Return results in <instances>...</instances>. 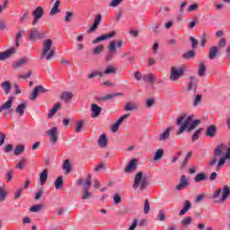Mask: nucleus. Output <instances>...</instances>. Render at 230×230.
I'll list each match as a JSON object with an SVG mask.
<instances>
[{"mask_svg": "<svg viewBox=\"0 0 230 230\" xmlns=\"http://www.w3.org/2000/svg\"><path fill=\"white\" fill-rule=\"evenodd\" d=\"M15 48L12 47L4 52H0V60H6V58H10L12 55H14Z\"/></svg>", "mask_w": 230, "mask_h": 230, "instance_id": "4468645a", "label": "nucleus"}, {"mask_svg": "<svg viewBox=\"0 0 230 230\" xmlns=\"http://www.w3.org/2000/svg\"><path fill=\"white\" fill-rule=\"evenodd\" d=\"M54 186L57 190H60V188H63L64 186V177L59 176L57 178V180L54 182Z\"/></svg>", "mask_w": 230, "mask_h": 230, "instance_id": "72a5a7b5", "label": "nucleus"}, {"mask_svg": "<svg viewBox=\"0 0 230 230\" xmlns=\"http://www.w3.org/2000/svg\"><path fill=\"white\" fill-rule=\"evenodd\" d=\"M191 224V217H187L181 220V225L183 228L188 227Z\"/></svg>", "mask_w": 230, "mask_h": 230, "instance_id": "c03bdc74", "label": "nucleus"}, {"mask_svg": "<svg viewBox=\"0 0 230 230\" xmlns=\"http://www.w3.org/2000/svg\"><path fill=\"white\" fill-rule=\"evenodd\" d=\"M157 64V61L154 58H149L148 62H147V66L152 67V66H155Z\"/></svg>", "mask_w": 230, "mask_h": 230, "instance_id": "69168bd1", "label": "nucleus"}, {"mask_svg": "<svg viewBox=\"0 0 230 230\" xmlns=\"http://www.w3.org/2000/svg\"><path fill=\"white\" fill-rule=\"evenodd\" d=\"M116 40L110 41V44L108 46V54L105 57V62H111L114 55H116Z\"/></svg>", "mask_w": 230, "mask_h": 230, "instance_id": "39448f33", "label": "nucleus"}, {"mask_svg": "<svg viewBox=\"0 0 230 230\" xmlns=\"http://www.w3.org/2000/svg\"><path fill=\"white\" fill-rule=\"evenodd\" d=\"M98 146L100 148H105L107 146V135L102 134L98 139Z\"/></svg>", "mask_w": 230, "mask_h": 230, "instance_id": "4be33fe9", "label": "nucleus"}, {"mask_svg": "<svg viewBox=\"0 0 230 230\" xmlns=\"http://www.w3.org/2000/svg\"><path fill=\"white\" fill-rule=\"evenodd\" d=\"M58 6H60V0H56L52 9L50 10L49 15H57V13H60Z\"/></svg>", "mask_w": 230, "mask_h": 230, "instance_id": "393cba45", "label": "nucleus"}, {"mask_svg": "<svg viewBox=\"0 0 230 230\" xmlns=\"http://www.w3.org/2000/svg\"><path fill=\"white\" fill-rule=\"evenodd\" d=\"M148 213H150V201L146 199L144 203V214L148 215Z\"/></svg>", "mask_w": 230, "mask_h": 230, "instance_id": "49530a36", "label": "nucleus"}, {"mask_svg": "<svg viewBox=\"0 0 230 230\" xmlns=\"http://www.w3.org/2000/svg\"><path fill=\"white\" fill-rule=\"evenodd\" d=\"M2 88L6 94H10L12 84L8 81H4V83H2Z\"/></svg>", "mask_w": 230, "mask_h": 230, "instance_id": "c9c22d12", "label": "nucleus"}, {"mask_svg": "<svg viewBox=\"0 0 230 230\" xmlns=\"http://www.w3.org/2000/svg\"><path fill=\"white\" fill-rule=\"evenodd\" d=\"M191 209V202L190 200H185L183 203V208L179 212L180 217L186 215Z\"/></svg>", "mask_w": 230, "mask_h": 230, "instance_id": "f3484780", "label": "nucleus"}, {"mask_svg": "<svg viewBox=\"0 0 230 230\" xmlns=\"http://www.w3.org/2000/svg\"><path fill=\"white\" fill-rule=\"evenodd\" d=\"M92 184H93L92 176H91V174H90V175H88V176L86 177V180H85L84 184V186H83V190H84V191H89V188H91V185H92Z\"/></svg>", "mask_w": 230, "mask_h": 230, "instance_id": "7c9ffc66", "label": "nucleus"}, {"mask_svg": "<svg viewBox=\"0 0 230 230\" xmlns=\"http://www.w3.org/2000/svg\"><path fill=\"white\" fill-rule=\"evenodd\" d=\"M184 71H186V67L184 66H180L179 68L172 66L169 80H171V82H177L179 78L184 76Z\"/></svg>", "mask_w": 230, "mask_h": 230, "instance_id": "20e7f679", "label": "nucleus"}, {"mask_svg": "<svg viewBox=\"0 0 230 230\" xmlns=\"http://www.w3.org/2000/svg\"><path fill=\"white\" fill-rule=\"evenodd\" d=\"M100 22H102V15L99 13L93 19V23L91 28L88 29V33H93V31H96L98 27L100 26Z\"/></svg>", "mask_w": 230, "mask_h": 230, "instance_id": "9d476101", "label": "nucleus"}, {"mask_svg": "<svg viewBox=\"0 0 230 230\" xmlns=\"http://www.w3.org/2000/svg\"><path fill=\"white\" fill-rule=\"evenodd\" d=\"M103 51V45H99L93 49V55H100Z\"/></svg>", "mask_w": 230, "mask_h": 230, "instance_id": "5fc2aeb1", "label": "nucleus"}, {"mask_svg": "<svg viewBox=\"0 0 230 230\" xmlns=\"http://www.w3.org/2000/svg\"><path fill=\"white\" fill-rule=\"evenodd\" d=\"M58 109H60V102H57L54 107L49 111L48 118L51 119L52 117L57 114L58 111Z\"/></svg>", "mask_w": 230, "mask_h": 230, "instance_id": "bb28decb", "label": "nucleus"}, {"mask_svg": "<svg viewBox=\"0 0 230 230\" xmlns=\"http://www.w3.org/2000/svg\"><path fill=\"white\" fill-rule=\"evenodd\" d=\"M217 163H218V160L217 158L211 159L208 163V168H210V169L213 168L217 164Z\"/></svg>", "mask_w": 230, "mask_h": 230, "instance_id": "13d9d810", "label": "nucleus"}, {"mask_svg": "<svg viewBox=\"0 0 230 230\" xmlns=\"http://www.w3.org/2000/svg\"><path fill=\"white\" fill-rule=\"evenodd\" d=\"M135 170H137V160L132 159L125 167L124 172L125 173H132Z\"/></svg>", "mask_w": 230, "mask_h": 230, "instance_id": "9b49d317", "label": "nucleus"}, {"mask_svg": "<svg viewBox=\"0 0 230 230\" xmlns=\"http://www.w3.org/2000/svg\"><path fill=\"white\" fill-rule=\"evenodd\" d=\"M29 40H40V39H44V33L40 32L37 28H32L28 35Z\"/></svg>", "mask_w": 230, "mask_h": 230, "instance_id": "423d86ee", "label": "nucleus"}, {"mask_svg": "<svg viewBox=\"0 0 230 230\" xmlns=\"http://www.w3.org/2000/svg\"><path fill=\"white\" fill-rule=\"evenodd\" d=\"M142 78L146 84H154V74L152 73L144 75Z\"/></svg>", "mask_w": 230, "mask_h": 230, "instance_id": "e433bc0d", "label": "nucleus"}, {"mask_svg": "<svg viewBox=\"0 0 230 230\" xmlns=\"http://www.w3.org/2000/svg\"><path fill=\"white\" fill-rule=\"evenodd\" d=\"M24 33H26V31H24V30H21L16 33V36L14 38V42H15L16 48H19V42H20L21 39H22V35H24Z\"/></svg>", "mask_w": 230, "mask_h": 230, "instance_id": "cd10ccee", "label": "nucleus"}, {"mask_svg": "<svg viewBox=\"0 0 230 230\" xmlns=\"http://www.w3.org/2000/svg\"><path fill=\"white\" fill-rule=\"evenodd\" d=\"M44 15V9L42 7L38 6L33 12H32V17H39L40 19Z\"/></svg>", "mask_w": 230, "mask_h": 230, "instance_id": "2f4dec72", "label": "nucleus"}, {"mask_svg": "<svg viewBox=\"0 0 230 230\" xmlns=\"http://www.w3.org/2000/svg\"><path fill=\"white\" fill-rule=\"evenodd\" d=\"M198 75L201 77L206 76V65L204 63L199 64Z\"/></svg>", "mask_w": 230, "mask_h": 230, "instance_id": "58836bf2", "label": "nucleus"}, {"mask_svg": "<svg viewBox=\"0 0 230 230\" xmlns=\"http://www.w3.org/2000/svg\"><path fill=\"white\" fill-rule=\"evenodd\" d=\"M13 96H10L8 101L5 102L1 107L4 111H7L8 109H12V105H13Z\"/></svg>", "mask_w": 230, "mask_h": 230, "instance_id": "c85d7f7f", "label": "nucleus"}, {"mask_svg": "<svg viewBox=\"0 0 230 230\" xmlns=\"http://www.w3.org/2000/svg\"><path fill=\"white\" fill-rule=\"evenodd\" d=\"M200 132H202V128H199L194 132L191 137L192 141H197L200 137Z\"/></svg>", "mask_w": 230, "mask_h": 230, "instance_id": "09e8293b", "label": "nucleus"}, {"mask_svg": "<svg viewBox=\"0 0 230 230\" xmlns=\"http://www.w3.org/2000/svg\"><path fill=\"white\" fill-rule=\"evenodd\" d=\"M91 107H92V118H98V116H100L102 112V107L94 103H93Z\"/></svg>", "mask_w": 230, "mask_h": 230, "instance_id": "a211bd4d", "label": "nucleus"}, {"mask_svg": "<svg viewBox=\"0 0 230 230\" xmlns=\"http://www.w3.org/2000/svg\"><path fill=\"white\" fill-rule=\"evenodd\" d=\"M190 40L191 42L192 49H197V46H199V40H197V39H195L194 37H190Z\"/></svg>", "mask_w": 230, "mask_h": 230, "instance_id": "3c124183", "label": "nucleus"}, {"mask_svg": "<svg viewBox=\"0 0 230 230\" xmlns=\"http://www.w3.org/2000/svg\"><path fill=\"white\" fill-rule=\"evenodd\" d=\"M25 150V147L23 145H19L14 148V155H21Z\"/></svg>", "mask_w": 230, "mask_h": 230, "instance_id": "a19ab883", "label": "nucleus"}, {"mask_svg": "<svg viewBox=\"0 0 230 230\" xmlns=\"http://www.w3.org/2000/svg\"><path fill=\"white\" fill-rule=\"evenodd\" d=\"M12 177H13V171H12V170L7 171V172L5 174V179H6L7 182H10V181H12Z\"/></svg>", "mask_w": 230, "mask_h": 230, "instance_id": "052dcab7", "label": "nucleus"}, {"mask_svg": "<svg viewBox=\"0 0 230 230\" xmlns=\"http://www.w3.org/2000/svg\"><path fill=\"white\" fill-rule=\"evenodd\" d=\"M201 101H202V95H200V94L196 95L194 102H193V106L197 107V105H199V103H200Z\"/></svg>", "mask_w": 230, "mask_h": 230, "instance_id": "4d7b16f0", "label": "nucleus"}, {"mask_svg": "<svg viewBox=\"0 0 230 230\" xmlns=\"http://www.w3.org/2000/svg\"><path fill=\"white\" fill-rule=\"evenodd\" d=\"M208 42V35L203 34L200 39V46L201 48H206V43Z\"/></svg>", "mask_w": 230, "mask_h": 230, "instance_id": "864d4df0", "label": "nucleus"}, {"mask_svg": "<svg viewBox=\"0 0 230 230\" xmlns=\"http://www.w3.org/2000/svg\"><path fill=\"white\" fill-rule=\"evenodd\" d=\"M114 35H116L115 31H111L107 34H102V36H99L95 40H93V44H98V42H102V40H107V39H112Z\"/></svg>", "mask_w": 230, "mask_h": 230, "instance_id": "f8f14e48", "label": "nucleus"}, {"mask_svg": "<svg viewBox=\"0 0 230 230\" xmlns=\"http://www.w3.org/2000/svg\"><path fill=\"white\" fill-rule=\"evenodd\" d=\"M170 132H172V128L167 127L165 130H164L163 133H161L158 137L159 141H166L167 139H170Z\"/></svg>", "mask_w": 230, "mask_h": 230, "instance_id": "dca6fc26", "label": "nucleus"}, {"mask_svg": "<svg viewBox=\"0 0 230 230\" xmlns=\"http://www.w3.org/2000/svg\"><path fill=\"white\" fill-rule=\"evenodd\" d=\"M22 191H24L23 188H20L18 190H16V191L14 192V199L17 200L18 199H21V194L22 193Z\"/></svg>", "mask_w": 230, "mask_h": 230, "instance_id": "6e6d98bb", "label": "nucleus"}, {"mask_svg": "<svg viewBox=\"0 0 230 230\" xmlns=\"http://www.w3.org/2000/svg\"><path fill=\"white\" fill-rule=\"evenodd\" d=\"M192 155H193V152H191V151L187 154V155L185 156V158L182 162V164H181L182 168H186V166L188 164V161H190V159H191Z\"/></svg>", "mask_w": 230, "mask_h": 230, "instance_id": "79ce46f5", "label": "nucleus"}, {"mask_svg": "<svg viewBox=\"0 0 230 230\" xmlns=\"http://www.w3.org/2000/svg\"><path fill=\"white\" fill-rule=\"evenodd\" d=\"M6 191H4V189H3V187L0 186V202H3V200H4L6 199Z\"/></svg>", "mask_w": 230, "mask_h": 230, "instance_id": "603ef678", "label": "nucleus"}, {"mask_svg": "<svg viewBox=\"0 0 230 230\" xmlns=\"http://www.w3.org/2000/svg\"><path fill=\"white\" fill-rule=\"evenodd\" d=\"M203 181H208V175L204 172L198 173L194 178V182H202Z\"/></svg>", "mask_w": 230, "mask_h": 230, "instance_id": "c756f323", "label": "nucleus"}, {"mask_svg": "<svg viewBox=\"0 0 230 230\" xmlns=\"http://www.w3.org/2000/svg\"><path fill=\"white\" fill-rule=\"evenodd\" d=\"M57 132H58V129L56 127L51 128L46 132L47 136L50 137L51 145H56V143L58 141Z\"/></svg>", "mask_w": 230, "mask_h": 230, "instance_id": "0eeeda50", "label": "nucleus"}, {"mask_svg": "<svg viewBox=\"0 0 230 230\" xmlns=\"http://www.w3.org/2000/svg\"><path fill=\"white\" fill-rule=\"evenodd\" d=\"M186 116H187L186 113H183L176 120V125H178V126L181 125L180 127L179 130L177 131L178 136H181V134H182V132H184V130H187V132H191V130H195L197 128V127H199V125H200L199 119L193 120V115H190L184 120ZM182 121H183V123H182Z\"/></svg>", "mask_w": 230, "mask_h": 230, "instance_id": "f257e3e1", "label": "nucleus"}, {"mask_svg": "<svg viewBox=\"0 0 230 230\" xmlns=\"http://www.w3.org/2000/svg\"><path fill=\"white\" fill-rule=\"evenodd\" d=\"M146 186H148V176L143 177V172H138L135 175L133 190H140V191H144L146 190Z\"/></svg>", "mask_w": 230, "mask_h": 230, "instance_id": "7ed1b4c3", "label": "nucleus"}, {"mask_svg": "<svg viewBox=\"0 0 230 230\" xmlns=\"http://www.w3.org/2000/svg\"><path fill=\"white\" fill-rule=\"evenodd\" d=\"M137 109V106L134 103L128 102L125 106V111H136Z\"/></svg>", "mask_w": 230, "mask_h": 230, "instance_id": "8fccbe9b", "label": "nucleus"}, {"mask_svg": "<svg viewBox=\"0 0 230 230\" xmlns=\"http://www.w3.org/2000/svg\"><path fill=\"white\" fill-rule=\"evenodd\" d=\"M164 218H166V216L164 215V210H159L157 220H159V222H163Z\"/></svg>", "mask_w": 230, "mask_h": 230, "instance_id": "bf43d9fd", "label": "nucleus"}, {"mask_svg": "<svg viewBox=\"0 0 230 230\" xmlns=\"http://www.w3.org/2000/svg\"><path fill=\"white\" fill-rule=\"evenodd\" d=\"M25 21H28V13H24L21 17H20V22L23 24Z\"/></svg>", "mask_w": 230, "mask_h": 230, "instance_id": "774afa93", "label": "nucleus"}, {"mask_svg": "<svg viewBox=\"0 0 230 230\" xmlns=\"http://www.w3.org/2000/svg\"><path fill=\"white\" fill-rule=\"evenodd\" d=\"M226 150H227V146L226 144H219L214 151L215 157L224 155V152H226Z\"/></svg>", "mask_w": 230, "mask_h": 230, "instance_id": "ddd939ff", "label": "nucleus"}, {"mask_svg": "<svg viewBox=\"0 0 230 230\" xmlns=\"http://www.w3.org/2000/svg\"><path fill=\"white\" fill-rule=\"evenodd\" d=\"M40 209H42V205L37 204V205L32 206V207L30 208V211H31V213H39V211H40Z\"/></svg>", "mask_w": 230, "mask_h": 230, "instance_id": "de8ad7c7", "label": "nucleus"}, {"mask_svg": "<svg viewBox=\"0 0 230 230\" xmlns=\"http://www.w3.org/2000/svg\"><path fill=\"white\" fill-rule=\"evenodd\" d=\"M190 184V180L186 177V175H181L180 179V183L175 187L176 191H181V190H184Z\"/></svg>", "mask_w": 230, "mask_h": 230, "instance_id": "1a4fd4ad", "label": "nucleus"}, {"mask_svg": "<svg viewBox=\"0 0 230 230\" xmlns=\"http://www.w3.org/2000/svg\"><path fill=\"white\" fill-rule=\"evenodd\" d=\"M104 75H116V68L111 65L107 66L104 70Z\"/></svg>", "mask_w": 230, "mask_h": 230, "instance_id": "4c0bfd02", "label": "nucleus"}, {"mask_svg": "<svg viewBox=\"0 0 230 230\" xmlns=\"http://www.w3.org/2000/svg\"><path fill=\"white\" fill-rule=\"evenodd\" d=\"M114 204L118 205L121 203V196L119 194H115L113 197Z\"/></svg>", "mask_w": 230, "mask_h": 230, "instance_id": "338daca9", "label": "nucleus"}, {"mask_svg": "<svg viewBox=\"0 0 230 230\" xmlns=\"http://www.w3.org/2000/svg\"><path fill=\"white\" fill-rule=\"evenodd\" d=\"M46 93H48V89L44 88L42 85H38L34 87V90L31 95V100L33 102L37 100V96H39L40 93L44 94Z\"/></svg>", "mask_w": 230, "mask_h": 230, "instance_id": "6e6552de", "label": "nucleus"}, {"mask_svg": "<svg viewBox=\"0 0 230 230\" xmlns=\"http://www.w3.org/2000/svg\"><path fill=\"white\" fill-rule=\"evenodd\" d=\"M24 111H26V103L22 102L16 108V112L19 116H24Z\"/></svg>", "mask_w": 230, "mask_h": 230, "instance_id": "f704fd0d", "label": "nucleus"}, {"mask_svg": "<svg viewBox=\"0 0 230 230\" xmlns=\"http://www.w3.org/2000/svg\"><path fill=\"white\" fill-rule=\"evenodd\" d=\"M123 3V0H112L110 4V6H112V8H116L119 4H121Z\"/></svg>", "mask_w": 230, "mask_h": 230, "instance_id": "e2e57ef3", "label": "nucleus"}, {"mask_svg": "<svg viewBox=\"0 0 230 230\" xmlns=\"http://www.w3.org/2000/svg\"><path fill=\"white\" fill-rule=\"evenodd\" d=\"M53 48V40L51 39H47L43 41V49L40 57V60L44 59L49 61L55 57V49Z\"/></svg>", "mask_w": 230, "mask_h": 230, "instance_id": "f03ea898", "label": "nucleus"}, {"mask_svg": "<svg viewBox=\"0 0 230 230\" xmlns=\"http://www.w3.org/2000/svg\"><path fill=\"white\" fill-rule=\"evenodd\" d=\"M217 135V127L215 125H211L207 128L206 136L208 137H215Z\"/></svg>", "mask_w": 230, "mask_h": 230, "instance_id": "5701e85b", "label": "nucleus"}, {"mask_svg": "<svg viewBox=\"0 0 230 230\" xmlns=\"http://www.w3.org/2000/svg\"><path fill=\"white\" fill-rule=\"evenodd\" d=\"M229 194H230V188H229V186L225 185L223 187L221 200L224 202V200H226L229 197Z\"/></svg>", "mask_w": 230, "mask_h": 230, "instance_id": "473e14b6", "label": "nucleus"}, {"mask_svg": "<svg viewBox=\"0 0 230 230\" xmlns=\"http://www.w3.org/2000/svg\"><path fill=\"white\" fill-rule=\"evenodd\" d=\"M29 60L28 58H22L20 59H18L17 61H15L14 63H13V69H19V67H22L24 66H26V64H28Z\"/></svg>", "mask_w": 230, "mask_h": 230, "instance_id": "2eb2a0df", "label": "nucleus"}, {"mask_svg": "<svg viewBox=\"0 0 230 230\" xmlns=\"http://www.w3.org/2000/svg\"><path fill=\"white\" fill-rule=\"evenodd\" d=\"M190 82L187 84V91H191L194 89V91H197V81L194 76H190Z\"/></svg>", "mask_w": 230, "mask_h": 230, "instance_id": "aec40b11", "label": "nucleus"}, {"mask_svg": "<svg viewBox=\"0 0 230 230\" xmlns=\"http://www.w3.org/2000/svg\"><path fill=\"white\" fill-rule=\"evenodd\" d=\"M62 168L66 175L71 173V171L73 170V167L71 166V162L67 159L65 160Z\"/></svg>", "mask_w": 230, "mask_h": 230, "instance_id": "412c9836", "label": "nucleus"}, {"mask_svg": "<svg viewBox=\"0 0 230 230\" xmlns=\"http://www.w3.org/2000/svg\"><path fill=\"white\" fill-rule=\"evenodd\" d=\"M31 76V71H29L27 74L20 75L18 78L21 80H28Z\"/></svg>", "mask_w": 230, "mask_h": 230, "instance_id": "680f3d73", "label": "nucleus"}, {"mask_svg": "<svg viewBox=\"0 0 230 230\" xmlns=\"http://www.w3.org/2000/svg\"><path fill=\"white\" fill-rule=\"evenodd\" d=\"M195 51L190 50L183 54V58H186V60H190V58H195Z\"/></svg>", "mask_w": 230, "mask_h": 230, "instance_id": "37998d69", "label": "nucleus"}, {"mask_svg": "<svg viewBox=\"0 0 230 230\" xmlns=\"http://www.w3.org/2000/svg\"><path fill=\"white\" fill-rule=\"evenodd\" d=\"M217 55H218V48L215 46L211 47L208 51L209 60H215Z\"/></svg>", "mask_w": 230, "mask_h": 230, "instance_id": "b1692460", "label": "nucleus"}, {"mask_svg": "<svg viewBox=\"0 0 230 230\" xmlns=\"http://www.w3.org/2000/svg\"><path fill=\"white\" fill-rule=\"evenodd\" d=\"M164 155V149H158L154 155V161H159Z\"/></svg>", "mask_w": 230, "mask_h": 230, "instance_id": "ea45409f", "label": "nucleus"}, {"mask_svg": "<svg viewBox=\"0 0 230 230\" xmlns=\"http://www.w3.org/2000/svg\"><path fill=\"white\" fill-rule=\"evenodd\" d=\"M128 114H124L123 116H121L116 122V124L119 127V125H121V123H123V120L127 119V118H128Z\"/></svg>", "mask_w": 230, "mask_h": 230, "instance_id": "0e129e2a", "label": "nucleus"}, {"mask_svg": "<svg viewBox=\"0 0 230 230\" xmlns=\"http://www.w3.org/2000/svg\"><path fill=\"white\" fill-rule=\"evenodd\" d=\"M60 99L62 102H65V103H68L71 102V100H73V93H71V92H63L61 93Z\"/></svg>", "mask_w": 230, "mask_h": 230, "instance_id": "6ab92c4d", "label": "nucleus"}, {"mask_svg": "<svg viewBox=\"0 0 230 230\" xmlns=\"http://www.w3.org/2000/svg\"><path fill=\"white\" fill-rule=\"evenodd\" d=\"M84 128V120H79L75 123V132L78 134L82 131V128Z\"/></svg>", "mask_w": 230, "mask_h": 230, "instance_id": "a18cd8bd", "label": "nucleus"}, {"mask_svg": "<svg viewBox=\"0 0 230 230\" xmlns=\"http://www.w3.org/2000/svg\"><path fill=\"white\" fill-rule=\"evenodd\" d=\"M48 181V169H45L42 171V172L40 174V182L41 186H44L46 184V181Z\"/></svg>", "mask_w": 230, "mask_h": 230, "instance_id": "a878e982", "label": "nucleus"}]
</instances>
